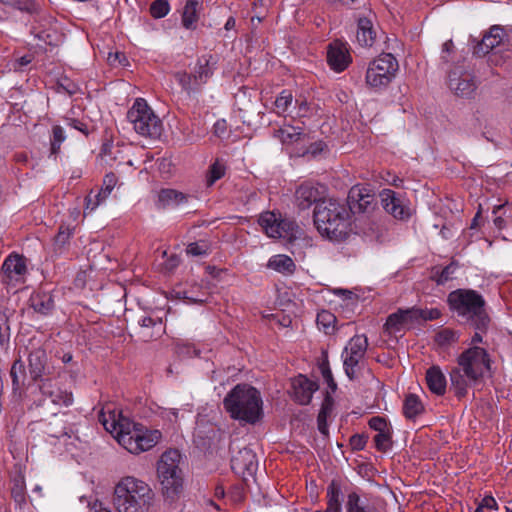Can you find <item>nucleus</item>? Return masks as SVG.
Returning a JSON list of instances; mask_svg holds the SVG:
<instances>
[{
  "mask_svg": "<svg viewBox=\"0 0 512 512\" xmlns=\"http://www.w3.org/2000/svg\"><path fill=\"white\" fill-rule=\"evenodd\" d=\"M98 421L111 433L117 442L132 454H140L153 448L161 438L159 430H148L140 424L133 423L120 411L102 408Z\"/></svg>",
  "mask_w": 512,
  "mask_h": 512,
  "instance_id": "obj_1",
  "label": "nucleus"
},
{
  "mask_svg": "<svg viewBox=\"0 0 512 512\" xmlns=\"http://www.w3.org/2000/svg\"><path fill=\"white\" fill-rule=\"evenodd\" d=\"M491 374V359L486 349L472 346L457 358V366L450 371L451 388L458 398L464 397L468 388L479 384Z\"/></svg>",
  "mask_w": 512,
  "mask_h": 512,
  "instance_id": "obj_2",
  "label": "nucleus"
},
{
  "mask_svg": "<svg viewBox=\"0 0 512 512\" xmlns=\"http://www.w3.org/2000/svg\"><path fill=\"white\" fill-rule=\"evenodd\" d=\"M447 302L458 320L475 330L486 331L490 318L483 296L472 289H457L449 293Z\"/></svg>",
  "mask_w": 512,
  "mask_h": 512,
  "instance_id": "obj_3",
  "label": "nucleus"
},
{
  "mask_svg": "<svg viewBox=\"0 0 512 512\" xmlns=\"http://www.w3.org/2000/svg\"><path fill=\"white\" fill-rule=\"evenodd\" d=\"M313 217L321 235L333 241L346 238L350 225V210L346 203L333 198L323 200L315 206Z\"/></svg>",
  "mask_w": 512,
  "mask_h": 512,
  "instance_id": "obj_4",
  "label": "nucleus"
},
{
  "mask_svg": "<svg viewBox=\"0 0 512 512\" xmlns=\"http://www.w3.org/2000/svg\"><path fill=\"white\" fill-rule=\"evenodd\" d=\"M153 501L151 487L136 477H123L114 488L113 503L117 512H149Z\"/></svg>",
  "mask_w": 512,
  "mask_h": 512,
  "instance_id": "obj_5",
  "label": "nucleus"
},
{
  "mask_svg": "<svg viewBox=\"0 0 512 512\" xmlns=\"http://www.w3.org/2000/svg\"><path fill=\"white\" fill-rule=\"evenodd\" d=\"M223 406L230 417L254 424L262 415V399L259 391L248 384H237L227 393Z\"/></svg>",
  "mask_w": 512,
  "mask_h": 512,
  "instance_id": "obj_6",
  "label": "nucleus"
},
{
  "mask_svg": "<svg viewBox=\"0 0 512 512\" xmlns=\"http://www.w3.org/2000/svg\"><path fill=\"white\" fill-rule=\"evenodd\" d=\"M181 454L176 449L165 451L157 464V474L167 496H174L182 487Z\"/></svg>",
  "mask_w": 512,
  "mask_h": 512,
  "instance_id": "obj_7",
  "label": "nucleus"
},
{
  "mask_svg": "<svg viewBox=\"0 0 512 512\" xmlns=\"http://www.w3.org/2000/svg\"><path fill=\"white\" fill-rule=\"evenodd\" d=\"M127 119L134 130L144 137L158 138L162 133L161 120L142 98L135 100L127 112Z\"/></svg>",
  "mask_w": 512,
  "mask_h": 512,
  "instance_id": "obj_8",
  "label": "nucleus"
},
{
  "mask_svg": "<svg viewBox=\"0 0 512 512\" xmlns=\"http://www.w3.org/2000/svg\"><path fill=\"white\" fill-rule=\"evenodd\" d=\"M367 348L368 339L365 335H355L345 345L341 357L345 374L350 380L357 379L363 368Z\"/></svg>",
  "mask_w": 512,
  "mask_h": 512,
  "instance_id": "obj_9",
  "label": "nucleus"
},
{
  "mask_svg": "<svg viewBox=\"0 0 512 512\" xmlns=\"http://www.w3.org/2000/svg\"><path fill=\"white\" fill-rule=\"evenodd\" d=\"M398 62L390 53H383L374 59L366 71V83L374 88L387 86L398 70Z\"/></svg>",
  "mask_w": 512,
  "mask_h": 512,
  "instance_id": "obj_10",
  "label": "nucleus"
},
{
  "mask_svg": "<svg viewBox=\"0 0 512 512\" xmlns=\"http://www.w3.org/2000/svg\"><path fill=\"white\" fill-rule=\"evenodd\" d=\"M258 222L265 233L271 238H283L291 241L300 234V228L295 221L282 218L281 214L271 211L262 213Z\"/></svg>",
  "mask_w": 512,
  "mask_h": 512,
  "instance_id": "obj_11",
  "label": "nucleus"
},
{
  "mask_svg": "<svg viewBox=\"0 0 512 512\" xmlns=\"http://www.w3.org/2000/svg\"><path fill=\"white\" fill-rule=\"evenodd\" d=\"M26 259L18 254H10L1 267V282L9 288H16L25 281Z\"/></svg>",
  "mask_w": 512,
  "mask_h": 512,
  "instance_id": "obj_12",
  "label": "nucleus"
},
{
  "mask_svg": "<svg viewBox=\"0 0 512 512\" xmlns=\"http://www.w3.org/2000/svg\"><path fill=\"white\" fill-rule=\"evenodd\" d=\"M325 194L326 187L323 184L307 180L297 186L294 194L295 203L299 209L305 210L326 200Z\"/></svg>",
  "mask_w": 512,
  "mask_h": 512,
  "instance_id": "obj_13",
  "label": "nucleus"
},
{
  "mask_svg": "<svg viewBox=\"0 0 512 512\" xmlns=\"http://www.w3.org/2000/svg\"><path fill=\"white\" fill-rule=\"evenodd\" d=\"M448 86L455 95L468 98L474 94L477 83L474 75L456 67L449 73Z\"/></svg>",
  "mask_w": 512,
  "mask_h": 512,
  "instance_id": "obj_14",
  "label": "nucleus"
},
{
  "mask_svg": "<svg viewBox=\"0 0 512 512\" xmlns=\"http://www.w3.org/2000/svg\"><path fill=\"white\" fill-rule=\"evenodd\" d=\"M231 468L236 474L243 478L253 476L258 469L256 454L252 449L247 447L240 449L231 458Z\"/></svg>",
  "mask_w": 512,
  "mask_h": 512,
  "instance_id": "obj_15",
  "label": "nucleus"
},
{
  "mask_svg": "<svg viewBox=\"0 0 512 512\" xmlns=\"http://www.w3.org/2000/svg\"><path fill=\"white\" fill-rule=\"evenodd\" d=\"M375 196L367 189L354 186L348 194L347 207L351 213H367L374 209Z\"/></svg>",
  "mask_w": 512,
  "mask_h": 512,
  "instance_id": "obj_16",
  "label": "nucleus"
},
{
  "mask_svg": "<svg viewBox=\"0 0 512 512\" xmlns=\"http://www.w3.org/2000/svg\"><path fill=\"white\" fill-rule=\"evenodd\" d=\"M291 385L292 397L300 405H308L312 400L313 394L319 388L316 381L310 380L302 374L293 378Z\"/></svg>",
  "mask_w": 512,
  "mask_h": 512,
  "instance_id": "obj_17",
  "label": "nucleus"
},
{
  "mask_svg": "<svg viewBox=\"0 0 512 512\" xmlns=\"http://www.w3.org/2000/svg\"><path fill=\"white\" fill-rule=\"evenodd\" d=\"M66 125L87 137L89 129L88 118L84 114L83 99L75 98L69 111L66 113Z\"/></svg>",
  "mask_w": 512,
  "mask_h": 512,
  "instance_id": "obj_18",
  "label": "nucleus"
},
{
  "mask_svg": "<svg viewBox=\"0 0 512 512\" xmlns=\"http://www.w3.org/2000/svg\"><path fill=\"white\" fill-rule=\"evenodd\" d=\"M327 62L330 68L335 72L344 71L351 62V56L346 45L341 42L329 44Z\"/></svg>",
  "mask_w": 512,
  "mask_h": 512,
  "instance_id": "obj_19",
  "label": "nucleus"
},
{
  "mask_svg": "<svg viewBox=\"0 0 512 512\" xmlns=\"http://www.w3.org/2000/svg\"><path fill=\"white\" fill-rule=\"evenodd\" d=\"M505 36L506 34L502 27L498 25L492 26L475 46L474 53L479 56L488 54L494 48L505 44Z\"/></svg>",
  "mask_w": 512,
  "mask_h": 512,
  "instance_id": "obj_20",
  "label": "nucleus"
},
{
  "mask_svg": "<svg viewBox=\"0 0 512 512\" xmlns=\"http://www.w3.org/2000/svg\"><path fill=\"white\" fill-rule=\"evenodd\" d=\"M117 183V176L112 172L107 173L103 178L102 187L98 191V193L94 195V197H92L91 194H89L86 197V209H90V211L95 210L102 202H104L109 197L111 192L116 187Z\"/></svg>",
  "mask_w": 512,
  "mask_h": 512,
  "instance_id": "obj_21",
  "label": "nucleus"
},
{
  "mask_svg": "<svg viewBox=\"0 0 512 512\" xmlns=\"http://www.w3.org/2000/svg\"><path fill=\"white\" fill-rule=\"evenodd\" d=\"M31 382L38 381L44 374L49 373L47 355L43 349H35L28 357Z\"/></svg>",
  "mask_w": 512,
  "mask_h": 512,
  "instance_id": "obj_22",
  "label": "nucleus"
},
{
  "mask_svg": "<svg viewBox=\"0 0 512 512\" xmlns=\"http://www.w3.org/2000/svg\"><path fill=\"white\" fill-rule=\"evenodd\" d=\"M189 195L178 190L165 188L158 192L157 207L161 209L174 208L188 201Z\"/></svg>",
  "mask_w": 512,
  "mask_h": 512,
  "instance_id": "obj_23",
  "label": "nucleus"
},
{
  "mask_svg": "<svg viewBox=\"0 0 512 512\" xmlns=\"http://www.w3.org/2000/svg\"><path fill=\"white\" fill-rule=\"evenodd\" d=\"M381 203L383 208L397 219H404L408 216L404 206L401 205L400 200L396 198L393 190L384 189L380 193Z\"/></svg>",
  "mask_w": 512,
  "mask_h": 512,
  "instance_id": "obj_24",
  "label": "nucleus"
},
{
  "mask_svg": "<svg viewBox=\"0 0 512 512\" xmlns=\"http://www.w3.org/2000/svg\"><path fill=\"white\" fill-rule=\"evenodd\" d=\"M140 338L147 342L153 338L159 337L163 331V323L160 318H152L150 316H144L139 320Z\"/></svg>",
  "mask_w": 512,
  "mask_h": 512,
  "instance_id": "obj_25",
  "label": "nucleus"
},
{
  "mask_svg": "<svg viewBox=\"0 0 512 512\" xmlns=\"http://www.w3.org/2000/svg\"><path fill=\"white\" fill-rule=\"evenodd\" d=\"M426 383L429 390L438 395H444L446 392V377L438 366L430 367L426 372Z\"/></svg>",
  "mask_w": 512,
  "mask_h": 512,
  "instance_id": "obj_26",
  "label": "nucleus"
},
{
  "mask_svg": "<svg viewBox=\"0 0 512 512\" xmlns=\"http://www.w3.org/2000/svg\"><path fill=\"white\" fill-rule=\"evenodd\" d=\"M213 57L210 55L208 57L203 56L198 59L197 64L195 66L193 72V80L194 84L199 87L202 84H205L208 79L213 75L215 62H211Z\"/></svg>",
  "mask_w": 512,
  "mask_h": 512,
  "instance_id": "obj_27",
  "label": "nucleus"
},
{
  "mask_svg": "<svg viewBox=\"0 0 512 512\" xmlns=\"http://www.w3.org/2000/svg\"><path fill=\"white\" fill-rule=\"evenodd\" d=\"M357 42L362 47H372L375 39L376 32L373 29V24L371 20L368 18H359L357 24V33H356Z\"/></svg>",
  "mask_w": 512,
  "mask_h": 512,
  "instance_id": "obj_28",
  "label": "nucleus"
},
{
  "mask_svg": "<svg viewBox=\"0 0 512 512\" xmlns=\"http://www.w3.org/2000/svg\"><path fill=\"white\" fill-rule=\"evenodd\" d=\"M10 377L12 379V388L14 392L21 390L26 385H30L31 379L28 376L25 369V364L21 359L14 361L10 369Z\"/></svg>",
  "mask_w": 512,
  "mask_h": 512,
  "instance_id": "obj_29",
  "label": "nucleus"
},
{
  "mask_svg": "<svg viewBox=\"0 0 512 512\" xmlns=\"http://www.w3.org/2000/svg\"><path fill=\"white\" fill-rule=\"evenodd\" d=\"M267 268L283 275H292L296 270V264L288 255L277 254L270 257Z\"/></svg>",
  "mask_w": 512,
  "mask_h": 512,
  "instance_id": "obj_30",
  "label": "nucleus"
},
{
  "mask_svg": "<svg viewBox=\"0 0 512 512\" xmlns=\"http://www.w3.org/2000/svg\"><path fill=\"white\" fill-rule=\"evenodd\" d=\"M344 507L345 512H380L374 505H370L363 500L356 491L347 494Z\"/></svg>",
  "mask_w": 512,
  "mask_h": 512,
  "instance_id": "obj_31",
  "label": "nucleus"
},
{
  "mask_svg": "<svg viewBox=\"0 0 512 512\" xmlns=\"http://www.w3.org/2000/svg\"><path fill=\"white\" fill-rule=\"evenodd\" d=\"M327 507L330 512H341L343 493L340 484L336 480H332L327 486Z\"/></svg>",
  "mask_w": 512,
  "mask_h": 512,
  "instance_id": "obj_32",
  "label": "nucleus"
},
{
  "mask_svg": "<svg viewBox=\"0 0 512 512\" xmlns=\"http://www.w3.org/2000/svg\"><path fill=\"white\" fill-rule=\"evenodd\" d=\"M276 136L281 140L283 144L290 145L303 141L306 137V134L303 132L301 127L284 125L276 131Z\"/></svg>",
  "mask_w": 512,
  "mask_h": 512,
  "instance_id": "obj_33",
  "label": "nucleus"
},
{
  "mask_svg": "<svg viewBox=\"0 0 512 512\" xmlns=\"http://www.w3.org/2000/svg\"><path fill=\"white\" fill-rule=\"evenodd\" d=\"M406 321L402 313V309H398L395 313L390 314L384 324V331L390 335L397 337L398 333H402L406 328Z\"/></svg>",
  "mask_w": 512,
  "mask_h": 512,
  "instance_id": "obj_34",
  "label": "nucleus"
},
{
  "mask_svg": "<svg viewBox=\"0 0 512 512\" xmlns=\"http://www.w3.org/2000/svg\"><path fill=\"white\" fill-rule=\"evenodd\" d=\"M30 307L37 313L46 315L54 306L51 295L46 293H34L29 299Z\"/></svg>",
  "mask_w": 512,
  "mask_h": 512,
  "instance_id": "obj_35",
  "label": "nucleus"
},
{
  "mask_svg": "<svg viewBox=\"0 0 512 512\" xmlns=\"http://www.w3.org/2000/svg\"><path fill=\"white\" fill-rule=\"evenodd\" d=\"M424 412V406L416 394H408L403 403V413L407 419H415Z\"/></svg>",
  "mask_w": 512,
  "mask_h": 512,
  "instance_id": "obj_36",
  "label": "nucleus"
},
{
  "mask_svg": "<svg viewBox=\"0 0 512 512\" xmlns=\"http://www.w3.org/2000/svg\"><path fill=\"white\" fill-rule=\"evenodd\" d=\"M198 6L197 0H187L183 13H182V25L188 30H194L198 21Z\"/></svg>",
  "mask_w": 512,
  "mask_h": 512,
  "instance_id": "obj_37",
  "label": "nucleus"
},
{
  "mask_svg": "<svg viewBox=\"0 0 512 512\" xmlns=\"http://www.w3.org/2000/svg\"><path fill=\"white\" fill-rule=\"evenodd\" d=\"M295 102L294 96L290 90H282L274 101V110L278 115H285L289 108Z\"/></svg>",
  "mask_w": 512,
  "mask_h": 512,
  "instance_id": "obj_38",
  "label": "nucleus"
},
{
  "mask_svg": "<svg viewBox=\"0 0 512 512\" xmlns=\"http://www.w3.org/2000/svg\"><path fill=\"white\" fill-rule=\"evenodd\" d=\"M317 326L325 334H332L335 330L336 317L328 310H322L317 314Z\"/></svg>",
  "mask_w": 512,
  "mask_h": 512,
  "instance_id": "obj_39",
  "label": "nucleus"
},
{
  "mask_svg": "<svg viewBox=\"0 0 512 512\" xmlns=\"http://www.w3.org/2000/svg\"><path fill=\"white\" fill-rule=\"evenodd\" d=\"M235 106L242 113L241 117L245 119L248 114L252 111L253 103L250 99V94L248 95V91L246 89L239 90V92L235 95ZM246 122V120H243Z\"/></svg>",
  "mask_w": 512,
  "mask_h": 512,
  "instance_id": "obj_40",
  "label": "nucleus"
},
{
  "mask_svg": "<svg viewBox=\"0 0 512 512\" xmlns=\"http://www.w3.org/2000/svg\"><path fill=\"white\" fill-rule=\"evenodd\" d=\"M458 339L459 334L456 331L449 328L442 329L435 336L436 343L442 347L449 346L457 342Z\"/></svg>",
  "mask_w": 512,
  "mask_h": 512,
  "instance_id": "obj_41",
  "label": "nucleus"
},
{
  "mask_svg": "<svg viewBox=\"0 0 512 512\" xmlns=\"http://www.w3.org/2000/svg\"><path fill=\"white\" fill-rule=\"evenodd\" d=\"M225 174V167L219 161L214 162L207 172L206 182L208 186H212L217 180L221 179Z\"/></svg>",
  "mask_w": 512,
  "mask_h": 512,
  "instance_id": "obj_42",
  "label": "nucleus"
},
{
  "mask_svg": "<svg viewBox=\"0 0 512 512\" xmlns=\"http://www.w3.org/2000/svg\"><path fill=\"white\" fill-rule=\"evenodd\" d=\"M375 447L378 451L386 452L392 447L390 429L377 433L374 437Z\"/></svg>",
  "mask_w": 512,
  "mask_h": 512,
  "instance_id": "obj_43",
  "label": "nucleus"
},
{
  "mask_svg": "<svg viewBox=\"0 0 512 512\" xmlns=\"http://www.w3.org/2000/svg\"><path fill=\"white\" fill-rule=\"evenodd\" d=\"M170 11V5L167 0H155L150 5V14L155 19L165 17Z\"/></svg>",
  "mask_w": 512,
  "mask_h": 512,
  "instance_id": "obj_44",
  "label": "nucleus"
},
{
  "mask_svg": "<svg viewBox=\"0 0 512 512\" xmlns=\"http://www.w3.org/2000/svg\"><path fill=\"white\" fill-rule=\"evenodd\" d=\"M0 2L28 13H33L37 10L33 0H0Z\"/></svg>",
  "mask_w": 512,
  "mask_h": 512,
  "instance_id": "obj_45",
  "label": "nucleus"
},
{
  "mask_svg": "<svg viewBox=\"0 0 512 512\" xmlns=\"http://www.w3.org/2000/svg\"><path fill=\"white\" fill-rule=\"evenodd\" d=\"M175 78L181 87L188 92L198 88L194 84L193 74H188L187 72H178L175 74Z\"/></svg>",
  "mask_w": 512,
  "mask_h": 512,
  "instance_id": "obj_46",
  "label": "nucleus"
},
{
  "mask_svg": "<svg viewBox=\"0 0 512 512\" xmlns=\"http://www.w3.org/2000/svg\"><path fill=\"white\" fill-rule=\"evenodd\" d=\"M457 266L453 263L447 265L444 267L437 275L435 276L436 282L439 285L445 284L447 281H449L452 278V275L456 271Z\"/></svg>",
  "mask_w": 512,
  "mask_h": 512,
  "instance_id": "obj_47",
  "label": "nucleus"
},
{
  "mask_svg": "<svg viewBox=\"0 0 512 512\" xmlns=\"http://www.w3.org/2000/svg\"><path fill=\"white\" fill-rule=\"evenodd\" d=\"M63 141V130L61 126H55L53 129V141L51 142V155H56L60 151L61 143Z\"/></svg>",
  "mask_w": 512,
  "mask_h": 512,
  "instance_id": "obj_48",
  "label": "nucleus"
},
{
  "mask_svg": "<svg viewBox=\"0 0 512 512\" xmlns=\"http://www.w3.org/2000/svg\"><path fill=\"white\" fill-rule=\"evenodd\" d=\"M368 436L364 434H354L350 437L349 444L353 451H361L367 444Z\"/></svg>",
  "mask_w": 512,
  "mask_h": 512,
  "instance_id": "obj_49",
  "label": "nucleus"
},
{
  "mask_svg": "<svg viewBox=\"0 0 512 512\" xmlns=\"http://www.w3.org/2000/svg\"><path fill=\"white\" fill-rule=\"evenodd\" d=\"M51 386H52L51 380L47 379L46 382L42 386L43 393L48 394L53 403L60 404L63 401V392L60 389L57 392H54V391L50 390Z\"/></svg>",
  "mask_w": 512,
  "mask_h": 512,
  "instance_id": "obj_50",
  "label": "nucleus"
},
{
  "mask_svg": "<svg viewBox=\"0 0 512 512\" xmlns=\"http://www.w3.org/2000/svg\"><path fill=\"white\" fill-rule=\"evenodd\" d=\"M11 495L14 498L15 502L21 504L25 502V490H24V482L16 481L12 487Z\"/></svg>",
  "mask_w": 512,
  "mask_h": 512,
  "instance_id": "obj_51",
  "label": "nucleus"
},
{
  "mask_svg": "<svg viewBox=\"0 0 512 512\" xmlns=\"http://www.w3.org/2000/svg\"><path fill=\"white\" fill-rule=\"evenodd\" d=\"M402 313L407 325L421 321L420 308L412 307L408 309H402Z\"/></svg>",
  "mask_w": 512,
  "mask_h": 512,
  "instance_id": "obj_52",
  "label": "nucleus"
},
{
  "mask_svg": "<svg viewBox=\"0 0 512 512\" xmlns=\"http://www.w3.org/2000/svg\"><path fill=\"white\" fill-rule=\"evenodd\" d=\"M369 427L375 431H377V433H380V432H383V431H386L389 428L388 426V423L386 422V420L383 418V417H380V416H374L372 417L369 422Z\"/></svg>",
  "mask_w": 512,
  "mask_h": 512,
  "instance_id": "obj_53",
  "label": "nucleus"
},
{
  "mask_svg": "<svg viewBox=\"0 0 512 512\" xmlns=\"http://www.w3.org/2000/svg\"><path fill=\"white\" fill-rule=\"evenodd\" d=\"M187 254L192 256H203L207 254V245L205 243H190L187 246Z\"/></svg>",
  "mask_w": 512,
  "mask_h": 512,
  "instance_id": "obj_54",
  "label": "nucleus"
},
{
  "mask_svg": "<svg viewBox=\"0 0 512 512\" xmlns=\"http://www.w3.org/2000/svg\"><path fill=\"white\" fill-rule=\"evenodd\" d=\"M322 376L324 380L326 381L327 385L332 389L335 390L337 388V384L333 379L331 369L329 367L328 362L322 363L320 366Z\"/></svg>",
  "mask_w": 512,
  "mask_h": 512,
  "instance_id": "obj_55",
  "label": "nucleus"
},
{
  "mask_svg": "<svg viewBox=\"0 0 512 512\" xmlns=\"http://www.w3.org/2000/svg\"><path fill=\"white\" fill-rule=\"evenodd\" d=\"M332 407H333V400L329 395H327L322 403V406H321V409L319 411L317 418H320L322 420L323 419L327 420L328 415L332 411Z\"/></svg>",
  "mask_w": 512,
  "mask_h": 512,
  "instance_id": "obj_56",
  "label": "nucleus"
},
{
  "mask_svg": "<svg viewBox=\"0 0 512 512\" xmlns=\"http://www.w3.org/2000/svg\"><path fill=\"white\" fill-rule=\"evenodd\" d=\"M63 234H64L63 226L60 225L59 228H58V234L55 236L54 243H53L54 251L58 255H61L63 253V250H64V236H63Z\"/></svg>",
  "mask_w": 512,
  "mask_h": 512,
  "instance_id": "obj_57",
  "label": "nucleus"
},
{
  "mask_svg": "<svg viewBox=\"0 0 512 512\" xmlns=\"http://www.w3.org/2000/svg\"><path fill=\"white\" fill-rule=\"evenodd\" d=\"M453 51H454L453 41L450 39V40H447L446 42H444L442 45L441 60L444 63H448L450 61V55L453 53Z\"/></svg>",
  "mask_w": 512,
  "mask_h": 512,
  "instance_id": "obj_58",
  "label": "nucleus"
},
{
  "mask_svg": "<svg viewBox=\"0 0 512 512\" xmlns=\"http://www.w3.org/2000/svg\"><path fill=\"white\" fill-rule=\"evenodd\" d=\"M420 312H421V321L435 320V319H438L441 315L440 310L437 308H432V309H421L420 308Z\"/></svg>",
  "mask_w": 512,
  "mask_h": 512,
  "instance_id": "obj_59",
  "label": "nucleus"
},
{
  "mask_svg": "<svg viewBox=\"0 0 512 512\" xmlns=\"http://www.w3.org/2000/svg\"><path fill=\"white\" fill-rule=\"evenodd\" d=\"M294 103L297 106L296 116L299 118L306 117L309 112V105H308L307 101L305 99L297 98V99H295Z\"/></svg>",
  "mask_w": 512,
  "mask_h": 512,
  "instance_id": "obj_60",
  "label": "nucleus"
},
{
  "mask_svg": "<svg viewBox=\"0 0 512 512\" xmlns=\"http://www.w3.org/2000/svg\"><path fill=\"white\" fill-rule=\"evenodd\" d=\"M483 508L498 510V504L493 496H485L480 502Z\"/></svg>",
  "mask_w": 512,
  "mask_h": 512,
  "instance_id": "obj_61",
  "label": "nucleus"
},
{
  "mask_svg": "<svg viewBox=\"0 0 512 512\" xmlns=\"http://www.w3.org/2000/svg\"><path fill=\"white\" fill-rule=\"evenodd\" d=\"M214 132L217 136L223 137L227 132L225 120H218L214 125Z\"/></svg>",
  "mask_w": 512,
  "mask_h": 512,
  "instance_id": "obj_62",
  "label": "nucleus"
},
{
  "mask_svg": "<svg viewBox=\"0 0 512 512\" xmlns=\"http://www.w3.org/2000/svg\"><path fill=\"white\" fill-rule=\"evenodd\" d=\"M9 326H0V345H4L9 341Z\"/></svg>",
  "mask_w": 512,
  "mask_h": 512,
  "instance_id": "obj_63",
  "label": "nucleus"
},
{
  "mask_svg": "<svg viewBox=\"0 0 512 512\" xmlns=\"http://www.w3.org/2000/svg\"><path fill=\"white\" fill-rule=\"evenodd\" d=\"M90 512H112L110 509L103 506L99 501H95L90 505Z\"/></svg>",
  "mask_w": 512,
  "mask_h": 512,
  "instance_id": "obj_64",
  "label": "nucleus"
}]
</instances>
